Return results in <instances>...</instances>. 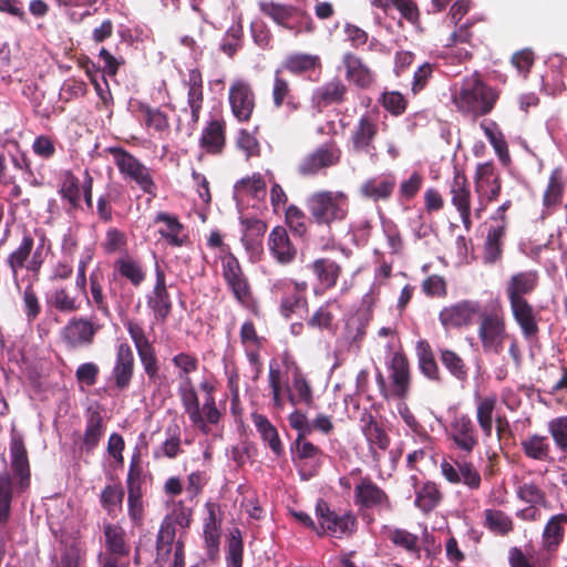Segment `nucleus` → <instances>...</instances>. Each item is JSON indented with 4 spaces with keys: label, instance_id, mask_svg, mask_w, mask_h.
<instances>
[{
    "label": "nucleus",
    "instance_id": "obj_1",
    "mask_svg": "<svg viewBox=\"0 0 567 567\" xmlns=\"http://www.w3.org/2000/svg\"><path fill=\"white\" fill-rule=\"evenodd\" d=\"M10 468L13 478L7 472H0V527L10 519L14 494L25 492L31 482L28 452L22 437L17 433L11 436Z\"/></svg>",
    "mask_w": 567,
    "mask_h": 567
},
{
    "label": "nucleus",
    "instance_id": "obj_2",
    "mask_svg": "<svg viewBox=\"0 0 567 567\" xmlns=\"http://www.w3.org/2000/svg\"><path fill=\"white\" fill-rule=\"evenodd\" d=\"M497 99V91L485 84L477 73L465 76L460 84L455 83L452 90V102L455 107L473 117L488 114Z\"/></svg>",
    "mask_w": 567,
    "mask_h": 567
},
{
    "label": "nucleus",
    "instance_id": "obj_3",
    "mask_svg": "<svg viewBox=\"0 0 567 567\" xmlns=\"http://www.w3.org/2000/svg\"><path fill=\"white\" fill-rule=\"evenodd\" d=\"M45 256L44 237L35 247L33 237L24 234L19 245L6 258V265L10 269L12 280L18 289H21L20 272L23 269L31 275L33 280H38Z\"/></svg>",
    "mask_w": 567,
    "mask_h": 567
},
{
    "label": "nucleus",
    "instance_id": "obj_4",
    "mask_svg": "<svg viewBox=\"0 0 567 567\" xmlns=\"http://www.w3.org/2000/svg\"><path fill=\"white\" fill-rule=\"evenodd\" d=\"M349 206V197L341 190L316 192L307 200V207L313 220L326 226L344 220Z\"/></svg>",
    "mask_w": 567,
    "mask_h": 567
},
{
    "label": "nucleus",
    "instance_id": "obj_5",
    "mask_svg": "<svg viewBox=\"0 0 567 567\" xmlns=\"http://www.w3.org/2000/svg\"><path fill=\"white\" fill-rule=\"evenodd\" d=\"M480 318L478 338L484 351L495 354L501 353L507 338L502 309L495 307L489 312L481 313Z\"/></svg>",
    "mask_w": 567,
    "mask_h": 567
},
{
    "label": "nucleus",
    "instance_id": "obj_6",
    "mask_svg": "<svg viewBox=\"0 0 567 567\" xmlns=\"http://www.w3.org/2000/svg\"><path fill=\"white\" fill-rule=\"evenodd\" d=\"M111 153L115 165L125 179L134 182L146 194L153 195L155 193L156 186L148 167L122 148H112Z\"/></svg>",
    "mask_w": 567,
    "mask_h": 567
},
{
    "label": "nucleus",
    "instance_id": "obj_7",
    "mask_svg": "<svg viewBox=\"0 0 567 567\" xmlns=\"http://www.w3.org/2000/svg\"><path fill=\"white\" fill-rule=\"evenodd\" d=\"M390 386L385 388L384 378L379 373L377 380L385 398L404 399L410 390V369L406 358L400 353H393L390 364Z\"/></svg>",
    "mask_w": 567,
    "mask_h": 567
},
{
    "label": "nucleus",
    "instance_id": "obj_8",
    "mask_svg": "<svg viewBox=\"0 0 567 567\" xmlns=\"http://www.w3.org/2000/svg\"><path fill=\"white\" fill-rule=\"evenodd\" d=\"M291 460L302 480L317 475L323 458L322 451L306 437H297L291 444Z\"/></svg>",
    "mask_w": 567,
    "mask_h": 567
},
{
    "label": "nucleus",
    "instance_id": "obj_9",
    "mask_svg": "<svg viewBox=\"0 0 567 567\" xmlns=\"http://www.w3.org/2000/svg\"><path fill=\"white\" fill-rule=\"evenodd\" d=\"M319 528L318 534H326L332 537L341 538L350 535L355 528V518L349 513L338 515L332 512L327 503L319 501L316 506Z\"/></svg>",
    "mask_w": 567,
    "mask_h": 567
},
{
    "label": "nucleus",
    "instance_id": "obj_10",
    "mask_svg": "<svg viewBox=\"0 0 567 567\" xmlns=\"http://www.w3.org/2000/svg\"><path fill=\"white\" fill-rule=\"evenodd\" d=\"M475 189L478 195V207L474 208V217H482L487 203L496 199L501 192V183L492 163L478 164L475 172Z\"/></svg>",
    "mask_w": 567,
    "mask_h": 567
},
{
    "label": "nucleus",
    "instance_id": "obj_11",
    "mask_svg": "<svg viewBox=\"0 0 567 567\" xmlns=\"http://www.w3.org/2000/svg\"><path fill=\"white\" fill-rule=\"evenodd\" d=\"M306 289L305 281L296 282L285 279L274 284L272 291L280 296V313L284 317L289 318L292 313L307 310Z\"/></svg>",
    "mask_w": 567,
    "mask_h": 567
},
{
    "label": "nucleus",
    "instance_id": "obj_12",
    "mask_svg": "<svg viewBox=\"0 0 567 567\" xmlns=\"http://www.w3.org/2000/svg\"><path fill=\"white\" fill-rule=\"evenodd\" d=\"M440 470L443 477L451 484H464L471 489H478L481 486V474L471 462L452 456L444 457Z\"/></svg>",
    "mask_w": 567,
    "mask_h": 567
},
{
    "label": "nucleus",
    "instance_id": "obj_13",
    "mask_svg": "<svg viewBox=\"0 0 567 567\" xmlns=\"http://www.w3.org/2000/svg\"><path fill=\"white\" fill-rule=\"evenodd\" d=\"M481 303L474 300H462L444 307L439 320L446 329L468 327L474 323L477 316H481Z\"/></svg>",
    "mask_w": 567,
    "mask_h": 567
},
{
    "label": "nucleus",
    "instance_id": "obj_14",
    "mask_svg": "<svg viewBox=\"0 0 567 567\" xmlns=\"http://www.w3.org/2000/svg\"><path fill=\"white\" fill-rule=\"evenodd\" d=\"M221 275L234 297L243 305L250 301V288L238 259L233 254L220 256Z\"/></svg>",
    "mask_w": 567,
    "mask_h": 567
},
{
    "label": "nucleus",
    "instance_id": "obj_15",
    "mask_svg": "<svg viewBox=\"0 0 567 567\" xmlns=\"http://www.w3.org/2000/svg\"><path fill=\"white\" fill-rule=\"evenodd\" d=\"M99 330L100 324L95 323L92 319L73 317L61 329V338L68 347H86L93 342Z\"/></svg>",
    "mask_w": 567,
    "mask_h": 567
},
{
    "label": "nucleus",
    "instance_id": "obj_16",
    "mask_svg": "<svg viewBox=\"0 0 567 567\" xmlns=\"http://www.w3.org/2000/svg\"><path fill=\"white\" fill-rule=\"evenodd\" d=\"M141 473L142 471L137 465L136 458H133L127 473L126 486L128 515L133 524L136 526H141L144 518Z\"/></svg>",
    "mask_w": 567,
    "mask_h": 567
},
{
    "label": "nucleus",
    "instance_id": "obj_17",
    "mask_svg": "<svg viewBox=\"0 0 567 567\" xmlns=\"http://www.w3.org/2000/svg\"><path fill=\"white\" fill-rule=\"evenodd\" d=\"M378 116L371 113L362 115L351 132V146L355 153L374 155L373 141L378 135Z\"/></svg>",
    "mask_w": 567,
    "mask_h": 567
},
{
    "label": "nucleus",
    "instance_id": "obj_18",
    "mask_svg": "<svg viewBox=\"0 0 567 567\" xmlns=\"http://www.w3.org/2000/svg\"><path fill=\"white\" fill-rule=\"evenodd\" d=\"M451 202L461 216V220L466 229L472 224L474 210L471 209V188L466 176L456 171L450 183Z\"/></svg>",
    "mask_w": 567,
    "mask_h": 567
},
{
    "label": "nucleus",
    "instance_id": "obj_19",
    "mask_svg": "<svg viewBox=\"0 0 567 567\" xmlns=\"http://www.w3.org/2000/svg\"><path fill=\"white\" fill-rule=\"evenodd\" d=\"M341 151L334 144H327L318 147L307 155L299 164L298 171L302 175H315L323 168L334 166L339 163Z\"/></svg>",
    "mask_w": 567,
    "mask_h": 567
},
{
    "label": "nucleus",
    "instance_id": "obj_20",
    "mask_svg": "<svg viewBox=\"0 0 567 567\" xmlns=\"http://www.w3.org/2000/svg\"><path fill=\"white\" fill-rule=\"evenodd\" d=\"M229 104L234 116L240 121H248L255 107V95L250 85L236 80L229 87Z\"/></svg>",
    "mask_w": 567,
    "mask_h": 567
},
{
    "label": "nucleus",
    "instance_id": "obj_21",
    "mask_svg": "<svg viewBox=\"0 0 567 567\" xmlns=\"http://www.w3.org/2000/svg\"><path fill=\"white\" fill-rule=\"evenodd\" d=\"M161 237L173 247H182L188 241V233L177 216L158 212L153 220Z\"/></svg>",
    "mask_w": 567,
    "mask_h": 567
},
{
    "label": "nucleus",
    "instance_id": "obj_22",
    "mask_svg": "<svg viewBox=\"0 0 567 567\" xmlns=\"http://www.w3.org/2000/svg\"><path fill=\"white\" fill-rule=\"evenodd\" d=\"M450 436L454 444L464 452H472L477 445L474 424L467 414H455L450 424Z\"/></svg>",
    "mask_w": 567,
    "mask_h": 567
},
{
    "label": "nucleus",
    "instance_id": "obj_23",
    "mask_svg": "<svg viewBox=\"0 0 567 567\" xmlns=\"http://www.w3.org/2000/svg\"><path fill=\"white\" fill-rule=\"evenodd\" d=\"M82 292L68 285L56 286L47 297V303L61 313H72L80 310Z\"/></svg>",
    "mask_w": 567,
    "mask_h": 567
},
{
    "label": "nucleus",
    "instance_id": "obj_24",
    "mask_svg": "<svg viewBox=\"0 0 567 567\" xmlns=\"http://www.w3.org/2000/svg\"><path fill=\"white\" fill-rule=\"evenodd\" d=\"M134 357L130 344L125 341L118 342L116 347V360L112 371L115 386L120 390L126 389L133 377Z\"/></svg>",
    "mask_w": 567,
    "mask_h": 567
},
{
    "label": "nucleus",
    "instance_id": "obj_25",
    "mask_svg": "<svg viewBox=\"0 0 567 567\" xmlns=\"http://www.w3.org/2000/svg\"><path fill=\"white\" fill-rule=\"evenodd\" d=\"M156 281L147 305L153 310L155 319L164 321L172 310V301L166 287L164 271L156 265Z\"/></svg>",
    "mask_w": 567,
    "mask_h": 567
},
{
    "label": "nucleus",
    "instance_id": "obj_26",
    "mask_svg": "<svg viewBox=\"0 0 567 567\" xmlns=\"http://www.w3.org/2000/svg\"><path fill=\"white\" fill-rule=\"evenodd\" d=\"M265 196L266 183L259 174L243 178L234 187V198L238 208L249 205L254 206L255 204H251L250 199L258 202L265 198Z\"/></svg>",
    "mask_w": 567,
    "mask_h": 567
},
{
    "label": "nucleus",
    "instance_id": "obj_27",
    "mask_svg": "<svg viewBox=\"0 0 567 567\" xmlns=\"http://www.w3.org/2000/svg\"><path fill=\"white\" fill-rule=\"evenodd\" d=\"M188 419L194 427L204 434H209L213 431V426L218 425L221 419V413L216 405L215 398H204L203 404H199L188 414Z\"/></svg>",
    "mask_w": 567,
    "mask_h": 567
},
{
    "label": "nucleus",
    "instance_id": "obj_28",
    "mask_svg": "<svg viewBox=\"0 0 567 567\" xmlns=\"http://www.w3.org/2000/svg\"><path fill=\"white\" fill-rule=\"evenodd\" d=\"M205 511L204 538L209 555H213L219 546L223 513L220 506L212 502L206 503Z\"/></svg>",
    "mask_w": 567,
    "mask_h": 567
},
{
    "label": "nucleus",
    "instance_id": "obj_29",
    "mask_svg": "<svg viewBox=\"0 0 567 567\" xmlns=\"http://www.w3.org/2000/svg\"><path fill=\"white\" fill-rule=\"evenodd\" d=\"M259 8L264 14L278 25L292 31L295 34L300 32V28L295 23L298 17V10L295 7L274 1H262L259 3Z\"/></svg>",
    "mask_w": 567,
    "mask_h": 567
},
{
    "label": "nucleus",
    "instance_id": "obj_30",
    "mask_svg": "<svg viewBox=\"0 0 567 567\" xmlns=\"http://www.w3.org/2000/svg\"><path fill=\"white\" fill-rule=\"evenodd\" d=\"M268 247L272 257L280 264H290L296 255L297 249L291 244L287 230L284 227H275L269 234Z\"/></svg>",
    "mask_w": 567,
    "mask_h": 567
},
{
    "label": "nucleus",
    "instance_id": "obj_31",
    "mask_svg": "<svg viewBox=\"0 0 567 567\" xmlns=\"http://www.w3.org/2000/svg\"><path fill=\"white\" fill-rule=\"evenodd\" d=\"M395 187V177L392 175H378L364 181L359 188L362 197L378 202L388 199Z\"/></svg>",
    "mask_w": 567,
    "mask_h": 567
},
{
    "label": "nucleus",
    "instance_id": "obj_32",
    "mask_svg": "<svg viewBox=\"0 0 567 567\" xmlns=\"http://www.w3.org/2000/svg\"><path fill=\"white\" fill-rule=\"evenodd\" d=\"M511 310L523 334L534 337L538 332L536 312L526 299L509 300Z\"/></svg>",
    "mask_w": 567,
    "mask_h": 567
},
{
    "label": "nucleus",
    "instance_id": "obj_33",
    "mask_svg": "<svg viewBox=\"0 0 567 567\" xmlns=\"http://www.w3.org/2000/svg\"><path fill=\"white\" fill-rule=\"evenodd\" d=\"M251 420L262 442L276 456H281L285 449L276 426L262 414L255 413L251 415Z\"/></svg>",
    "mask_w": 567,
    "mask_h": 567
},
{
    "label": "nucleus",
    "instance_id": "obj_34",
    "mask_svg": "<svg viewBox=\"0 0 567 567\" xmlns=\"http://www.w3.org/2000/svg\"><path fill=\"white\" fill-rule=\"evenodd\" d=\"M505 229L506 219L492 218L485 243L484 258L486 261L494 262L501 257Z\"/></svg>",
    "mask_w": 567,
    "mask_h": 567
},
{
    "label": "nucleus",
    "instance_id": "obj_35",
    "mask_svg": "<svg viewBox=\"0 0 567 567\" xmlns=\"http://www.w3.org/2000/svg\"><path fill=\"white\" fill-rule=\"evenodd\" d=\"M361 431L373 453H375V449L382 451L388 449L390 439L384 429L374 420L371 414L362 415Z\"/></svg>",
    "mask_w": 567,
    "mask_h": 567
},
{
    "label": "nucleus",
    "instance_id": "obj_36",
    "mask_svg": "<svg viewBox=\"0 0 567 567\" xmlns=\"http://www.w3.org/2000/svg\"><path fill=\"white\" fill-rule=\"evenodd\" d=\"M537 282V272L532 270L513 275L506 287L508 300L524 299L523 296L530 293L536 288Z\"/></svg>",
    "mask_w": 567,
    "mask_h": 567
},
{
    "label": "nucleus",
    "instance_id": "obj_37",
    "mask_svg": "<svg viewBox=\"0 0 567 567\" xmlns=\"http://www.w3.org/2000/svg\"><path fill=\"white\" fill-rule=\"evenodd\" d=\"M355 503L364 507L382 506L386 503V495L372 481L362 480L354 489Z\"/></svg>",
    "mask_w": 567,
    "mask_h": 567
},
{
    "label": "nucleus",
    "instance_id": "obj_38",
    "mask_svg": "<svg viewBox=\"0 0 567 567\" xmlns=\"http://www.w3.org/2000/svg\"><path fill=\"white\" fill-rule=\"evenodd\" d=\"M288 401L292 405H311L313 401L312 388L306 377L296 369L293 372L291 385L287 389Z\"/></svg>",
    "mask_w": 567,
    "mask_h": 567
},
{
    "label": "nucleus",
    "instance_id": "obj_39",
    "mask_svg": "<svg viewBox=\"0 0 567 567\" xmlns=\"http://www.w3.org/2000/svg\"><path fill=\"white\" fill-rule=\"evenodd\" d=\"M187 104L190 110L192 121L197 122L203 106V79L198 70L193 69L188 73Z\"/></svg>",
    "mask_w": 567,
    "mask_h": 567
},
{
    "label": "nucleus",
    "instance_id": "obj_40",
    "mask_svg": "<svg viewBox=\"0 0 567 567\" xmlns=\"http://www.w3.org/2000/svg\"><path fill=\"white\" fill-rule=\"evenodd\" d=\"M497 399L495 395L480 396L475 394L476 419L485 436L489 437L493 430V413Z\"/></svg>",
    "mask_w": 567,
    "mask_h": 567
},
{
    "label": "nucleus",
    "instance_id": "obj_41",
    "mask_svg": "<svg viewBox=\"0 0 567 567\" xmlns=\"http://www.w3.org/2000/svg\"><path fill=\"white\" fill-rule=\"evenodd\" d=\"M272 100L277 109L285 104L290 112L297 111L300 106L299 102L291 94L288 81L281 76L280 70H277L275 73Z\"/></svg>",
    "mask_w": 567,
    "mask_h": 567
},
{
    "label": "nucleus",
    "instance_id": "obj_42",
    "mask_svg": "<svg viewBox=\"0 0 567 567\" xmlns=\"http://www.w3.org/2000/svg\"><path fill=\"white\" fill-rule=\"evenodd\" d=\"M565 525H567L565 514L555 515L547 522L543 533V544L547 550H555L563 542Z\"/></svg>",
    "mask_w": 567,
    "mask_h": 567
},
{
    "label": "nucleus",
    "instance_id": "obj_43",
    "mask_svg": "<svg viewBox=\"0 0 567 567\" xmlns=\"http://www.w3.org/2000/svg\"><path fill=\"white\" fill-rule=\"evenodd\" d=\"M484 526L495 535L506 536L514 529V522L506 513L488 508L484 511Z\"/></svg>",
    "mask_w": 567,
    "mask_h": 567
},
{
    "label": "nucleus",
    "instance_id": "obj_44",
    "mask_svg": "<svg viewBox=\"0 0 567 567\" xmlns=\"http://www.w3.org/2000/svg\"><path fill=\"white\" fill-rule=\"evenodd\" d=\"M225 144L224 124L213 121L204 128L200 137V146L207 153H219Z\"/></svg>",
    "mask_w": 567,
    "mask_h": 567
},
{
    "label": "nucleus",
    "instance_id": "obj_45",
    "mask_svg": "<svg viewBox=\"0 0 567 567\" xmlns=\"http://www.w3.org/2000/svg\"><path fill=\"white\" fill-rule=\"evenodd\" d=\"M310 268L320 285L327 289L336 285L340 275L339 265L330 259H317L310 265Z\"/></svg>",
    "mask_w": 567,
    "mask_h": 567
},
{
    "label": "nucleus",
    "instance_id": "obj_46",
    "mask_svg": "<svg viewBox=\"0 0 567 567\" xmlns=\"http://www.w3.org/2000/svg\"><path fill=\"white\" fill-rule=\"evenodd\" d=\"M106 550L102 554L117 556V558L127 559L128 548L124 542V532L114 525H106L104 528Z\"/></svg>",
    "mask_w": 567,
    "mask_h": 567
},
{
    "label": "nucleus",
    "instance_id": "obj_47",
    "mask_svg": "<svg viewBox=\"0 0 567 567\" xmlns=\"http://www.w3.org/2000/svg\"><path fill=\"white\" fill-rule=\"evenodd\" d=\"M343 63L347 68L348 78L361 87L371 84L373 76L370 70L362 64L361 60L353 54H346Z\"/></svg>",
    "mask_w": 567,
    "mask_h": 567
},
{
    "label": "nucleus",
    "instance_id": "obj_48",
    "mask_svg": "<svg viewBox=\"0 0 567 567\" xmlns=\"http://www.w3.org/2000/svg\"><path fill=\"white\" fill-rule=\"evenodd\" d=\"M83 178L79 179L71 172H66L59 186V194L70 204L72 208L80 205Z\"/></svg>",
    "mask_w": 567,
    "mask_h": 567
},
{
    "label": "nucleus",
    "instance_id": "obj_49",
    "mask_svg": "<svg viewBox=\"0 0 567 567\" xmlns=\"http://www.w3.org/2000/svg\"><path fill=\"white\" fill-rule=\"evenodd\" d=\"M383 534L390 539L395 546L404 548L406 551L412 554H419V537L405 529L388 527L383 528Z\"/></svg>",
    "mask_w": 567,
    "mask_h": 567
},
{
    "label": "nucleus",
    "instance_id": "obj_50",
    "mask_svg": "<svg viewBox=\"0 0 567 567\" xmlns=\"http://www.w3.org/2000/svg\"><path fill=\"white\" fill-rule=\"evenodd\" d=\"M416 354L421 372L430 380H439L440 373L437 364L432 354L430 344L425 340H420L416 344Z\"/></svg>",
    "mask_w": 567,
    "mask_h": 567
},
{
    "label": "nucleus",
    "instance_id": "obj_51",
    "mask_svg": "<svg viewBox=\"0 0 567 567\" xmlns=\"http://www.w3.org/2000/svg\"><path fill=\"white\" fill-rule=\"evenodd\" d=\"M104 434L103 419L99 412L90 414L83 436V447L90 452L96 447Z\"/></svg>",
    "mask_w": 567,
    "mask_h": 567
},
{
    "label": "nucleus",
    "instance_id": "obj_52",
    "mask_svg": "<svg viewBox=\"0 0 567 567\" xmlns=\"http://www.w3.org/2000/svg\"><path fill=\"white\" fill-rule=\"evenodd\" d=\"M524 453L537 461H546L549 458L550 446L546 436L530 435L522 441Z\"/></svg>",
    "mask_w": 567,
    "mask_h": 567
},
{
    "label": "nucleus",
    "instance_id": "obj_53",
    "mask_svg": "<svg viewBox=\"0 0 567 567\" xmlns=\"http://www.w3.org/2000/svg\"><path fill=\"white\" fill-rule=\"evenodd\" d=\"M320 64L318 55L307 53H293L286 58L284 68L289 72L299 74L310 70H315Z\"/></svg>",
    "mask_w": 567,
    "mask_h": 567
},
{
    "label": "nucleus",
    "instance_id": "obj_54",
    "mask_svg": "<svg viewBox=\"0 0 567 567\" xmlns=\"http://www.w3.org/2000/svg\"><path fill=\"white\" fill-rule=\"evenodd\" d=\"M124 491L120 485L110 484L101 493L100 502L102 507L110 514L115 515L122 509Z\"/></svg>",
    "mask_w": 567,
    "mask_h": 567
},
{
    "label": "nucleus",
    "instance_id": "obj_55",
    "mask_svg": "<svg viewBox=\"0 0 567 567\" xmlns=\"http://www.w3.org/2000/svg\"><path fill=\"white\" fill-rule=\"evenodd\" d=\"M137 112L142 115L145 124L150 128H154L157 132L166 131L169 126L168 118L165 113L158 109H153L145 103H137Z\"/></svg>",
    "mask_w": 567,
    "mask_h": 567
},
{
    "label": "nucleus",
    "instance_id": "obj_56",
    "mask_svg": "<svg viewBox=\"0 0 567 567\" xmlns=\"http://www.w3.org/2000/svg\"><path fill=\"white\" fill-rule=\"evenodd\" d=\"M90 284V295L91 299L86 296H83L89 305H93L96 310H99L104 317L111 316V310L105 300L102 284L95 272H92L89 277Z\"/></svg>",
    "mask_w": 567,
    "mask_h": 567
},
{
    "label": "nucleus",
    "instance_id": "obj_57",
    "mask_svg": "<svg viewBox=\"0 0 567 567\" xmlns=\"http://www.w3.org/2000/svg\"><path fill=\"white\" fill-rule=\"evenodd\" d=\"M441 499V494L434 483H425L417 492L415 505L423 512H431Z\"/></svg>",
    "mask_w": 567,
    "mask_h": 567
},
{
    "label": "nucleus",
    "instance_id": "obj_58",
    "mask_svg": "<svg viewBox=\"0 0 567 567\" xmlns=\"http://www.w3.org/2000/svg\"><path fill=\"white\" fill-rule=\"evenodd\" d=\"M95 254L94 245H87L83 247L78 262V271L75 277V286L79 291L82 292L83 296H86V286H87V276L86 268L92 261Z\"/></svg>",
    "mask_w": 567,
    "mask_h": 567
},
{
    "label": "nucleus",
    "instance_id": "obj_59",
    "mask_svg": "<svg viewBox=\"0 0 567 567\" xmlns=\"http://www.w3.org/2000/svg\"><path fill=\"white\" fill-rule=\"evenodd\" d=\"M177 393L185 413L190 414L198 405L199 400L193 380L179 381Z\"/></svg>",
    "mask_w": 567,
    "mask_h": 567
},
{
    "label": "nucleus",
    "instance_id": "obj_60",
    "mask_svg": "<svg viewBox=\"0 0 567 567\" xmlns=\"http://www.w3.org/2000/svg\"><path fill=\"white\" fill-rule=\"evenodd\" d=\"M564 183L560 169L553 171L547 189L544 194V205L546 207L554 206L560 202Z\"/></svg>",
    "mask_w": 567,
    "mask_h": 567
},
{
    "label": "nucleus",
    "instance_id": "obj_61",
    "mask_svg": "<svg viewBox=\"0 0 567 567\" xmlns=\"http://www.w3.org/2000/svg\"><path fill=\"white\" fill-rule=\"evenodd\" d=\"M548 431L556 447L567 454V416H558L548 422Z\"/></svg>",
    "mask_w": 567,
    "mask_h": 567
},
{
    "label": "nucleus",
    "instance_id": "obj_62",
    "mask_svg": "<svg viewBox=\"0 0 567 567\" xmlns=\"http://www.w3.org/2000/svg\"><path fill=\"white\" fill-rule=\"evenodd\" d=\"M334 308H338L334 302L321 306L308 320V324L313 328L330 329L336 317Z\"/></svg>",
    "mask_w": 567,
    "mask_h": 567
},
{
    "label": "nucleus",
    "instance_id": "obj_63",
    "mask_svg": "<svg viewBox=\"0 0 567 567\" xmlns=\"http://www.w3.org/2000/svg\"><path fill=\"white\" fill-rule=\"evenodd\" d=\"M173 364L178 370L177 378L179 381L192 380L189 374L197 370L198 359L188 353H178L173 359Z\"/></svg>",
    "mask_w": 567,
    "mask_h": 567
},
{
    "label": "nucleus",
    "instance_id": "obj_64",
    "mask_svg": "<svg viewBox=\"0 0 567 567\" xmlns=\"http://www.w3.org/2000/svg\"><path fill=\"white\" fill-rule=\"evenodd\" d=\"M243 565V538L240 530L235 528L230 532L228 542L227 567H241Z\"/></svg>",
    "mask_w": 567,
    "mask_h": 567
}]
</instances>
